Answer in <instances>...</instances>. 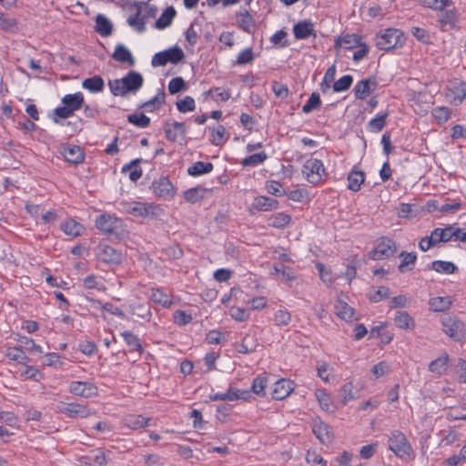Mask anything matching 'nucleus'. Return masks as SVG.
<instances>
[{
  "label": "nucleus",
  "instance_id": "obj_17",
  "mask_svg": "<svg viewBox=\"0 0 466 466\" xmlns=\"http://www.w3.org/2000/svg\"><path fill=\"white\" fill-rule=\"evenodd\" d=\"M153 192L156 196L162 198H169L174 196V187L170 180L165 177H159L152 184Z\"/></svg>",
  "mask_w": 466,
  "mask_h": 466
},
{
  "label": "nucleus",
  "instance_id": "obj_21",
  "mask_svg": "<svg viewBox=\"0 0 466 466\" xmlns=\"http://www.w3.org/2000/svg\"><path fill=\"white\" fill-rule=\"evenodd\" d=\"M97 258L106 264H114L116 259V249L106 243H100L96 248Z\"/></svg>",
  "mask_w": 466,
  "mask_h": 466
},
{
  "label": "nucleus",
  "instance_id": "obj_35",
  "mask_svg": "<svg viewBox=\"0 0 466 466\" xmlns=\"http://www.w3.org/2000/svg\"><path fill=\"white\" fill-rule=\"evenodd\" d=\"M348 188L353 192L360 189L361 185L365 180V176L362 171L352 169L348 175Z\"/></svg>",
  "mask_w": 466,
  "mask_h": 466
},
{
  "label": "nucleus",
  "instance_id": "obj_9",
  "mask_svg": "<svg viewBox=\"0 0 466 466\" xmlns=\"http://www.w3.org/2000/svg\"><path fill=\"white\" fill-rule=\"evenodd\" d=\"M396 252L394 240L389 238H381L375 248L370 252V258L373 260H381L390 258Z\"/></svg>",
  "mask_w": 466,
  "mask_h": 466
},
{
  "label": "nucleus",
  "instance_id": "obj_3",
  "mask_svg": "<svg viewBox=\"0 0 466 466\" xmlns=\"http://www.w3.org/2000/svg\"><path fill=\"white\" fill-rule=\"evenodd\" d=\"M335 48L338 53L342 49L352 50V58H363L369 53V46L357 34H346L338 37L335 40Z\"/></svg>",
  "mask_w": 466,
  "mask_h": 466
},
{
  "label": "nucleus",
  "instance_id": "obj_11",
  "mask_svg": "<svg viewBox=\"0 0 466 466\" xmlns=\"http://www.w3.org/2000/svg\"><path fill=\"white\" fill-rule=\"evenodd\" d=\"M251 398V392L248 390H238L235 388H229L225 392H217L209 395V399L212 401H235L238 400H248Z\"/></svg>",
  "mask_w": 466,
  "mask_h": 466
},
{
  "label": "nucleus",
  "instance_id": "obj_57",
  "mask_svg": "<svg viewBox=\"0 0 466 466\" xmlns=\"http://www.w3.org/2000/svg\"><path fill=\"white\" fill-rule=\"evenodd\" d=\"M127 120L129 123L140 128H145L150 124V118L143 113L131 114L127 116Z\"/></svg>",
  "mask_w": 466,
  "mask_h": 466
},
{
  "label": "nucleus",
  "instance_id": "obj_6",
  "mask_svg": "<svg viewBox=\"0 0 466 466\" xmlns=\"http://www.w3.org/2000/svg\"><path fill=\"white\" fill-rule=\"evenodd\" d=\"M302 174L309 183L318 185L326 175V169L321 160L310 157L304 162Z\"/></svg>",
  "mask_w": 466,
  "mask_h": 466
},
{
  "label": "nucleus",
  "instance_id": "obj_33",
  "mask_svg": "<svg viewBox=\"0 0 466 466\" xmlns=\"http://www.w3.org/2000/svg\"><path fill=\"white\" fill-rule=\"evenodd\" d=\"M5 357L18 364H25L31 360L21 346L7 348Z\"/></svg>",
  "mask_w": 466,
  "mask_h": 466
},
{
  "label": "nucleus",
  "instance_id": "obj_31",
  "mask_svg": "<svg viewBox=\"0 0 466 466\" xmlns=\"http://www.w3.org/2000/svg\"><path fill=\"white\" fill-rule=\"evenodd\" d=\"M313 24L310 21H300L293 27L294 36L297 39H305L313 34Z\"/></svg>",
  "mask_w": 466,
  "mask_h": 466
},
{
  "label": "nucleus",
  "instance_id": "obj_24",
  "mask_svg": "<svg viewBox=\"0 0 466 466\" xmlns=\"http://www.w3.org/2000/svg\"><path fill=\"white\" fill-rule=\"evenodd\" d=\"M278 207V200L266 196H258L252 202V208L258 211H270L277 209Z\"/></svg>",
  "mask_w": 466,
  "mask_h": 466
},
{
  "label": "nucleus",
  "instance_id": "obj_26",
  "mask_svg": "<svg viewBox=\"0 0 466 466\" xmlns=\"http://www.w3.org/2000/svg\"><path fill=\"white\" fill-rule=\"evenodd\" d=\"M140 159H134L121 168V173L127 176L132 182H137L142 177V168L139 166Z\"/></svg>",
  "mask_w": 466,
  "mask_h": 466
},
{
  "label": "nucleus",
  "instance_id": "obj_37",
  "mask_svg": "<svg viewBox=\"0 0 466 466\" xmlns=\"http://www.w3.org/2000/svg\"><path fill=\"white\" fill-rule=\"evenodd\" d=\"M431 269L440 273V274H453L457 269V266L451 261L445 260H434L431 262Z\"/></svg>",
  "mask_w": 466,
  "mask_h": 466
},
{
  "label": "nucleus",
  "instance_id": "obj_54",
  "mask_svg": "<svg viewBox=\"0 0 466 466\" xmlns=\"http://www.w3.org/2000/svg\"><path fill=\"white\" fill-rule=\"evenodd\" d=\"M354 95L358 99H365L370 94V86L368 79L359 81L354 86Z\"/></svg>",
  "mask_w": 466,
  "mask_h": 466
},
{
  "label": "nucleus",
  "instance_id": "obj_43",
  "mask_svg": "<svg viewBox=\"0 0 466 466\" xmlns=\"http://www.w3.org/2000/svg\"><path fill=\"white\" fill-rule=\"evenodd\" d=\"M448 361L449 356L448 354L444 353L430 363L429 370L437 375H441L447 370Z\"/></svg>",
  "mask_w": 466,
  "mask_h": 466
},
{
  "label": "nucleus",
  "instance_id": "obj_48",
  "mask_svg": "<svg viewBox=\"0 0 466 466\" xmlns=\"http://www.w3.org/2000/svg\"><path fill=\"white\" fill-rule=\"evenodd\" d=\"M0 29L8 33L15 32L18 29L16 19L0 11Z\"/></svg>",
  "mask_w": 466,
  "mask_h": 466
},
{
  "label": "nucleus",
  "instance_id": "obj_18",
  "mask_svg": "<svg viewBox=\"0 0 466 466\" xmlns=\"http://www.w3.org/2000/svg\"><path fill=\"white\" fill-rule=\"evenodd\" d=\"M294 390V383L286 379L277 380L272 389L271 397L274 400H281L287 398Z\"/></svg>",
  "mask_w": 466,
  "mask_h": 466
},
{
  "label": "nucleus",
  "instance_id": "obj_61",
  "mask_svg": "<svg viewBox=\"0 0 466 466\" xmlns=\"http://www.w3.org/2000/svg\"><path fill=\"white\" fill-rule=\"evenodd\" d=\"M229 316L236 321H246L249 319V312L240 307L232 306L228 309Z\"/></svg>",
  "mask_w": 466,
  "mask_h": 466
},
{
  "label": "nucleus",
  "instance_id": "obj_62",
  "mask_svg": "<svg viewBox=\"0 0 466 466\" xmlns=\"http://www.w3.org/2000/svg\"><path fill=\"white\" fill-rule=\"evenodd\" d=\"M432 116L438 124H444L451 116V109L447 106H438L432 111Z\"/></svg>",
  "mask_w": 466,
  "mask_h": 466
},
{
  "label": "nucleus",
  "instance_id": "obj_30",
  "mask_svg": "<svg viewBox=\"0 0 466 466\" xmlns=\"http://www.w3.org/2000/svg\"><path fill=\"white\" fill-rule=\"evenodd\" d=\"M291 221V217L285 212H277L269 216L267 223L269 227L275 228H283Z\"/></svg>",
  "mask_w": 466,
  "mask_h": 466
},
{
  "label": "nucleus",
  "instance_id": "obj_60",
  "mask_svg": "<svg viewBox=\"0 0 466 466\" xmlns=\"http://www.w3.org/2000/svg\"><path fill=\"white\" fill-rule=\"evenodd\" d=\"M238 23L247 32L254 27V20L247 10L239 11Z\"/></svg>",
  "mask_w": 466,
  "mask_h": 466
},
{
  "label": "nucleus",
  "instance_id": "obj_42",
  "mask_svg": "<svg viewBox=\"0 0 466 466\" xmlns=\"http://www.w3.org/2000/svg\"><path fill=\"white\" fill-rule=\"evenodd\" d=\"M388 112H379L368 123V128L370 132L378 133L382 130L386 124V118L388 117Z\"/></svg>",
  "mask_w": 466,
  "mask_h": 466
},
{
  "label": "nucleus",
  "instance_id": "obj_39",
  "mask_svg": "<svg viewBox=\"0 0 466 466\" xmlns=\"http://www.w3.org/2000/svg\"><path fill=\"white\" fill-rule=\"evenodd\" d=\"M451 299L448 296L434 297L430 299L429 306L432 311L440 312L448 309L451 307Z\"/></svg>",
  "mask_w": 466,
  "mask_h": 466
},
{
  "label": "nucleus",
  "instance_id": "obj_25",
  "mask_svg": "<svg viewBox=\"0 0 466 466\" xmlns=\"http://www.w3.org/2000/svg\"><path fill=\"white\" fill-rule=\"evenodd\" d=\"M177 15L176 9L173 6L167 7L161 15L154 22L153 27L157 30H163L168 27Z\"/></svg>",
  "mask_w": 466,
  "mask_h": 466
},
{
  "label": "nucleus",
  "instance_id": "obj_38",
  "mask_svg": "<svg viewBox=\"0 0 466 466\" xmlns=\"http://www.w3.org/2000/svg\"><path fill=\"white\" fill-rule=\"evenodd\" d=\"M62 103L74 112L82 106L84 103V96L80 92L72 95H66L62 98Z\"/></svg>",
  "mask_w": 466,
  "mask_h": 466
},
{
  "label": "nucleus",
  "instance_id": "obj_32",
  "mask_svg": "<svg viewBox=\"0 0 466 466\" xmlns=\"http://www.w3.org/2000/svg\"><path fill=\"white\" fill-rule=\"evenodd\" d=\"M61 230L71 237H78L82 234L84 227L72 218H67L60 225Z\"/></svg>",
  "mask_w": 466,
  "mask_h": 466
},
{
  "label": "nucleus",
  "instance_id": "obj_56",
  "mask_svg": "<svg viewBox=\"0 0 466 466\" xmlns=\"http://www.w3.org/2000/svg\"><path fill=\"white\" fill-rule=\"evenodd\" d=\"M152 58H184V52L178 46H174L162 52L156 53Z\"/></svg>",
  "mask_w": 466,
  "mask_h": 466
},
{
  "label": "nucleus",
  "instance_id": "obj_34",
  "mask_svg": "<svg viewBox=\"0 0 466 466\" xmlns=\"http://www.w3.org/2000/svg\"><path fill=\"white\" fill-rule=\"evenodd\" d=\"M95 31L101 36H107L112 34L113 25L104 15L99 14L96 17Z\"/></svg>",
  "mask_w": 466,
  "mask_h": 466
},
{
  "label": "nucleus",
  "instance_id": "obj_12",
  "mask_svg": "<svg viewBox=\"0 0 466 466\" xmlns=\"http://www.w3.org/2000/svg\"><path fill=\"white\" fill-rule=\"evenodd\" d=\"M126 313L135 315L145 320H149L152 315L150 307L140 302L121 304V309H118V317L124 316Z\"/></svg>",
  "mask_w": 466,
  "mask_h": 466
},
{
  "label": "nucleus",
  "instance_id": "obj_16",
  "mask_svg": "<svg viewBox=\"0 0 466 466\" xmlns=\"http://www.w3.org/2000/svg\"><path fill=\"white\" fill-rule=\"evenodd\" d=\"M60 154L66 161L71 164H79L83 162L85 157L84 151L80 147L68 144L60 147Z\"/></svg>",
  "mask_w": 466,
  "mask_h": 466
},
{
  "label": "nucleus",
  "instance_id": "obj_15",
  "mask_svg": "<svg viewBox=\"0 0 466 466\" xmlns=\"http://www.w3.org/2000/svg\"><path fill=\"white\" fill-rule=\"evenodd\" d=\"M69 392L83 398H90L97 394V388L89 381H72Z\"/></svg>",
  "mask_w": 466,
  "mask_h": 466
},
{
  "label": "nucleus",
  "instance_id": "obj_19",
  "mask_svg": "<svg viewBox=\"0 0 466 466\" xmlns=\"http://www.w3.org/2000/svg\"><path fill=\"white\" fill-rule=\"evenodd\" d=\"M96 228L105 235H112L116 228V218L104 213L96 219Z\"/></svg>",
  "mask_w": 466,
  "mask_h": 466
},
{
  "label": "nucleus",
  "instance_id": "obj_52",
  "mask_svg": "<svg viewBox=\"0 0 466 466\" xmlns=\"http://www.w3.org/2000/svg\"><path fill=\"white\" fill-rule=\"evenodd\" d=\"M268 385V379L266 376L259 375L253 380L251 385V391L260 397L266 395V387Z\"/></svg>",
  "mask_w": 466,
  "mask_h": 466
},
{
  "label": "nucleus",
  "instance_id": "obj_28",
  "mask_svg": "<svg viewBox=\"0 0 466 466\" xmlns=\"http://www.w3.org/2000/svg\"><path fill=\"white\" fill-rule=\"evenodd\" d=\"M315 396L319 401V404L322 410L326 412H333L335 406L333 405V400L329 393L323 389H318L315 391Z\"/></svg>",
  "mask_w": 466,
  "mask_h": 466
},
{
  "label": "nucleus",
  "instance_id": "obj_41",
  "mask_svg": "<svg viewBox=\"0 0 466 466\" xmlns=\"http://www.w3.org/2000/svg\"><path fill=\"white\" fill-rule=\"evenodd\" d=\"M148 421V418H144L141 415H128L124 419L123 424L129 429L137 430L147 426Z\"/></svg>",
  "mask_w": 466,
  "mask_h": 466
},
{
  "label": "nucleus",
  "instance_id": "obj_29",
  "mask_svg": "<svg viewBox=\"0 0 466 466\" xmlns=\"http://www.w3.org/2000/svg\"><path fill=\"white\" fill-rule=\"evenodd\" d=\"M271 274L277 276L289 286H291L292 282L296 279L293 270L286 268L283 264L274 265Z\"/></svg>",
  "mask_w": 466,
  "mask_h": 466
},
{
  "label": "nucleus",
  "instance_id": "obj_23",
  "mask_svg": "<svg viewBox=\"0 0 466 466\" xmlns=\"http://www.w3.org/2000/svg\"><path fill=\"white\" fill-rule=\"evenodd\" d=\"M148 296L154 303L163 308H170L174 303L171 295L161 289H151Z\"/></svg>",
  "mask_w": 466,
  "mask_h": 466
},
{
  "label": "nucleus",
  "instance_id": "obj_45",
  "mask_svg": "<svg viewBox=\"0 0 466 466\" xmlns=\"http://www.w3.org/2000/svg\"><path fill=\"white\" fill-rule=\"evenodd\" d=\"M82 86L92 93L101 92L104 88V81L101 76H95L83 81Z\"/></svg>",
  "mask_w": 466,
  "mask_h": 466
},
{
  "label": "nucleus",
  "instance_id": "obj_47",
  "mask_svg": "<svg viewBox=\"0 0 466 466\" xmlns=\"http://www.w3.org/2000/svg\"><path fill=\"white\" fill-rule=\"evenodd\" d=\"M121 336L123 337L130 351L141 352L143 350L140 340L137 335L129 331H124L121 333Z\"/></svg>",
  "mask_w": 466,
  "mask_h": 466
},
{
  "label": "nucleus",
  "instance_id": "obj_7",
  "mask_svg": "<svg viewBox=\"0 0 466 466\" xmlns=\"http://www.w3.org/2000/svg\"><path fill=\"white\" fill-rule=\"evenodd\" d=\"M441 329L454 341H461L465 337V324L458 318L444 315L441 317Z\"/></svg>",
  "mask_w": 466,
  "mask_h": 466
},
{
  "label": "nucleus",
  "instance_id": "obj_20",
  "mask_svg": "<svg viewBox=\"0 0 466 466\" xmlns=\"http://www.w3.org/2000/svg\"><path fill=\"white\" fill-rule=\"evenodd\" d=\"M334 309H335L336 315L339 319H341L347 322H350V321L356 319L354 309L352 307L349 306L348 303L341 298H339L337 299L335 306H334Z\"/></svg>",
  "mask_w": 466,
  "mask_h": 466
},
{
  "label": "nucleus",
  "instance_id": "obj_13",
  "mask_svg": "<svg viewBox=\"0 0 466 466\" xmlns=\"http://www.w3.org/2000/svg\"><path fill=\"white\" fill-rule=\"evenodd\" d=\"M311 428L314 435L322 444H329L333 440V432L329 426L319 418H315L311 421Z\"/></svg>",
  "mask_w": 466,
  "mask_h": 466
},
{
  "label": "nucleus",
  "instance_id": "obj_64",
  "mask_svg": "<svg viewBox=\"0 0 466 466\" xmlns=\"http://www.w3.org/2000/svg\"><path fill=\"white\" fill-rule=\"evenodd\" d=\"M318 376L325 382H329L333 373V369L327 362H319L317 365Z\"/></svg>",
  "mask_w": 466,
  "mask_h": 466
},
{
  "label": "nucleus",
  "instance_id": "obj_5",
  "mask_svg": "<svg viewBox=\"0 0 466 466\" xmlns=\"http://www.w3.org/2000/svg\"><path fill=\"white\" fill-rule=\"evenodd\" d=\"M121 205L124 212L137 218H154L160 211L159 207L154 203L130 201Z\"/></svg>",
  "mask_w": 466,
  "mask_h": 466
},
{
  "label": "nucleus",
  "instance_id": "obj_36",
  "mask_svg": "<svg viewBox=\"0 0 466 466\" xmlns=\"http://www.w3.org/2000/svg\"><path fill=\"white\" fill-rule=\"evenodd\" d=\"M213 167L211 162L198 161L187 168V173L192 177H199L210 173Z\"/></svg>",
  "mask_w": 466,
  "mask_h": 466
},
{
  "label": "nucleus",
  "instance_id": "obj_8",
  "mask_svg": "<svg viewBox=\"0 0 466 466\" xmlns=\"http://www.w3.org/2000/svg\"><path fill=\"white\" fill-rule=\"evenodd\" d=\"M445 96L451 105H461L466 97V83L459 79L451 81L445 88Z\"/></svg>",
  "mask_w": 466,
  "mask_h": 466
},
{
  "label": "nucleus",
  "instance_id": "obj_63",
  "mask_svg": "<svg viewBox=\"0 0 466 466\" xmlns=\"http://www.w3.org/2000/svg\"><path fill=\"white\" fill-rule=\"evenodd\" d=\"M321 101L319 95L312 93L308 99L307 103L302 106V111L306 114L312 112L313 110L320 106Z\"/></svg>",
  "mask_w": 466,
  "mask_h": 466
},
{
  "label": "nucleus",
  "instance_id": "obj_50",
  "mask_svg": "<svg viewBox=\"0 0 466 466\" xmlns=\"http://www.w3.org/2000/svg\"><path fill=\"white\" fill-rule=\"evenodd\" d=\"M273 320L279 328L287 327L291 322V314L286 309H279L274 313Z\"/></svg>",
  "mask_w": 466,
  "mask_h": 466
},
{
  "label": "nucleus",
  "instance_id": "obj_22",
  "mask_svg": "<svg viewBox=\"0 0 466 466\" xmlns=\"http://www.w3.org/2000/svg\"><path fill=\"white\" fill-rule=\"evenodd\" d=\"M164 130L167 139L171 142H175L178 137L187 133L184 124L177 121L167 123Z\"/></svg>",
  "mask_w": 466,
  "mask_h": 466
},
{
  "label": "nucleus",
  "instance_id": "obj_27",
  "mask_svg": "<svg viewBox=\"0 0 466 466\" xmlns=\"http://www.w3.org/2000/svg\"><path fill=\"white\" fill-rule=\"evenodd\" d=\"M394 322L395 325L401 329L411 330L415 328V321L407 311H396Z\"/></svg>",
  "mask_w": 466,
  "mask_h": 466
},
{
  "label": "nucleus",
  "instance_id": "obj_44",
  "mask_svg": "<svg viewBox=\"0 0 466 466\" xmlns=\"http://www.w3.org/2000/svg\"><path fill=\"white\" fill-rule=\"evenodd\" d=\"M438 21L442 30L452 29L456 23V14L452 10L443 12L439 15Z\"/></svg>",
  "mask_w": 466,
  "mask_h": 466
},
{
  "label": "nucleus",
  "instance_id": "obj_14",
  "mask_svg": "<svg viewBox=\"0 0 466 466\" xmlns=\"http://www.w3.org/2000/svg\"><path fill=\"white\" fill-rule=\"evenodd\" d=\"M58 410L61 413L66 415L67 417H70V418H86L87 417L90 412H89V410L87 409V407L84 404H81V403H75V402H71V403H66V402H61L59 405H58Z\"/></svg>",
  "mask_w": 466,
  "mask_h": 466
},
{
  "label": "nucleus",
  "instance_id": "obj_59",
  "mask_svg": "<svg viewBox=\"0 0 466 466\" xmlns=\"http://www.w3.org/2000/svg\"><path fill=\"white\" fill-rule=\"evenodd\" d=\"M206 189L202 187H192L184 192V198L189 203H196L203 198Z\"/></svg>",
  "mask_w": 466,
  "mask_h": 466
},
{
  "label": "nucleus",
  "instance_id": "obj_58",
  "mask_svg": "<svg viewBox=\"0 0 466 466\" xmlns=\"http://www.w3.org/2000/svg\"><path fill=\"white\" fill-rule=\"evenodd\" d=\"M353 83V77L350 75H345L333 83L334 92L347 91Z\"/></svg>",
  "mask_w": 466,
  "mask_h": 466
},
{
  "label": "nucleus",
  "instance_id": "obj_55",
  "mask_svg": "<svg viewBox=\"0 0 466 466\" xmlns=\"http://www.w3.org/2000/svg\"><path fill=\"white\" fill-rule=\"evenodd\" d=\"M85 460L87 461L84 466H103L106 463L105 454L100 451H92Z\"/></svg>",
  "mask_w": 466,
  "mask_h": 466
},
{
  "label": "nucleus",
  "instance_id": "obj_46",
  "mask_svg": "<svg viewBox=\"0 0 466 466\" xmlns=\"http://www.w3.org/2000/svg\"><path fill=\"white\" fill-rule=\"evenodd\" d=\"M206 96H210L212 100L217 103L226 102L230 97V93L228 89L224 87H215L211 88L205 93Z\"/></svg>",
  "mask_w": 466,
  "mask_h": 466
},
{
  "label": "nucleus",
  "instance_id": "obj_53",
  "mask_svg": "<svg viewBox=\"0 0 466 466\" xmlns=\"http://www.w3.org/2000/svg\"><path fill=\"white\" fill-rule=\"evenodd\" d=\"M268 158L267 154L262 151L259 153L252 154L241 161L242 167H257L262 164Z\"/></svg>",
  "mask_w": 466,
  "mask_h": 466
},
{
  "label": "nucleus",
  "instance_id": "obj_4",
  "mask_svg": "<svg viewBox=\"0 0 466 466\" xmlns=\"http://www.w3.org/2000/svg\"><path fill=\"white\" fill-rule=\"evenodd\" d=\"M405 41L404 34L396 28L380 30L375 35V46L385 51L402 46Z\"/></svg>",
  "mask_w": 466,
  "mask_h": 466
},
{
  "label": "nucleus",
  "instance_id": "obj_49",
  "mask_svg": "<svg viewBox=\"0 0 466 466\" xmlns=\"http://www.w3.org/2000/svg\"><path fill=\"white\" fill-rule=\"evenodd\" d=\"M211 129V142L215 146H221L226 143L228 137H226V129L222 125H217Z\"/></svg>",
  "mask_w": 466,
  "mask_h": 466
},
{
  "label": "nucleus",
  "instance_id": "obj_1",
  "mask_svg": "<svg viewBox=\"0 0 466 466\" xmlns=\"http://www.w3.org/2000/svg\"><path fill=\"white\" fill-rule=\"evenodd\" d=\"M127 24L134 31L142 34L147 30V24L154 19L157 14V8L148 3H142L126 7Z\"/></svg>",
  "mask_w": 466,
  "mask_h": 466
},
{
  "label": "nucleus",
  "instance_id": "obj_2",
  "mask_svg": "<svg viewBox=\"0 0 466 466\" xmlns=\"http://www.w3.org/2000/svg\"><path fill=\"white\" fill-rule=\"evenodd\" d=\"M389 450L403 461L414 459L413 449L405 434L399 430H393L388 435Z\"/></svg>",
  "mask_w": 466,
  "mask_h": 466
},
{
  "label": "nucleus",
  "instance_id": "obj_51",
  "mask_svg": "<svg viewBox=\"0 0 466 466\" xmlns=\"http://www.w3.org/2000/svg\"><path fill=\"white\" fill-rule=\"evenodd\" d=\"M391 370V365L383 360V361H380L379 363H377L376 365H374L371 370H370V372H371V379L372 380H378L387 374H389Z\"/></svg>",
  "mask_w": 466,
  "mask_h": 466
},
{
  "label": "nucleus",
  "instance_id": "obj_10",
  "mask_svg": "<svg viewBox=\"0 0 466 466\" xmlns=\"http://www.w3.org/2000/svg\"><path fill=\"white\" fill-rule=\"evenodd\" d=\"M118 83H121V95L126 93H136L143 86L144 78L141 74L136 71H129Z\"/></svg>",
  "mask_w": 466,
  "mask_h": 466
},
{
  "label": "nucleus",
  "instance_id": "obj_40",
  "mask_svg": "<svg viewBox=\"0 0 466 466\" xmlns=\"http://www.w3.org/2000/svg\"><path fill=\"white\" fill-rule=\"evenodd\" d=\"M165 96L164 91L158 89L153 97L142 105V107L148 112H152L159 108L165 103Z\"/></svg>",
  "mask_w": 466,
  "mask_h": 466
}]
</instances>
